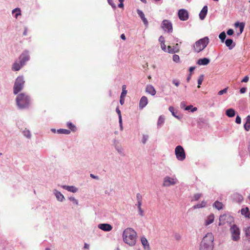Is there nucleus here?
I'll list each match as a JSON object with an SVG mask.
<instances>
[{
    "label": "nucleus",
    "mask_w": 250,
    "mask_h": 250,
    "mask_svg": "<svg viewBox=\"0 0 250 250\" xmlns=\"http://www.w3.org/2000/svg\"><path fill=\"white\" fill-rule=\"evenodd\" d=\"M137 237L136 232L132 228L125 229L123 233L124 242L130 246H133L136 244Z\"/></svg>",
    "instance_id": "f257e3e1"
},
{
    "label": "nucleus",
    "mask_w": 250,
    "mask_h": 250,
    "mask_svg": "<svg viewBox=\"0 0 250 250\" xmlns=\"http://www.w3.org/2000/svg\"><path fill=\"white\" fill-rule=\"evenodd\" d=\"M16 103L18 107L20 109L28 108L31 103L30 97L24 93H21L17 95Z\"/></svg>",
    "instance_id": "f03ea898"
},
{
    "label": "nucleus",
    "mask_w": 250,
    "mask_h": 250,
    "mask_svg": "<svg viewBox=\"0 0 250 250\" xmlns=\"http://www.w3.org/2000/svg\"><path fill=\"white\" fill-rule=\"evenodd\" d=\"M209 43V38L205 37L196 41L193 46L196 52L199 53L203 50Z\"/></svg>",
    "instance_id": "7ed1b4c3"
},
{
    "label": "nucleus",
    "mask_w": 250,
    "mask_h": 250,
    "mask_svg": "<svg viewBox=\"0 0 250 250\" xmlns=\"http://www.w3.org/2000/svg\"><path fill=\"white\" fill-rule=\"evenodd\" d=\"M24 83L25 81L22 76H20L17 77L13 87V92L15 94H18L23 89Z\"/></svg>",
    "instance_id": "20e7f679"
},
{
    "label": "nucleus",
    "mask_w": 250,
    "mask_h": 250,
    "mask_svg": "<svg viewBox=\"0 0 250 250\" xmlns=\"http://www.w3.org/2000/svg\"><path fill=\"white\" fill-rule=\"evenodd\" d=\"M230 232L231 238L233 241H237L240 239V231L236 225H233L230 227Z\"/></svg>",
    "instance_id": "39448f33"
},
{
    "label": "nucleus",
    "mask_w": 250,
    "mask_h": 250,
    "mask_svg": "<svg viewBox=\"0 0 250 250\" xmlns=\"http://www.w3.org/2000/svg\"><path fill=\"white\" fill-rule=\"evenodd\" d=\"M175 153L176 158L181 161H184L186 158V153L183 147L181 146H178L175 149Z\"/></svg>",
    "instance_id": "423d86ee"
},
{
    "label": "nucleus",
    "mask_w": 250,
    "mask_h": 250,
    "mask_svg": "<svg viewBox=\"0 0 250 250\" xmlns=\"http://www.w3.org/2000/svg\"><path fill=\"white\" fill-rule=\"evenodd\" d=\"M178 183V180L176 178L166 176L163 180V186L164 187H170L173 186Z\"/></svg>",
    "instance_id": "0eeeda50"
},
{
    "label": "nucleus",
    "mask_w": 250,
    "mask_h": 250,
    "mask_svg": "<svg viewBox=\"0 0 250 250\" xmlns=\"http://www.w3.org/2000/svg\"><path fill=\"white\" fill-rule=\"evenodd\" d=\"M161 27L163 30L167 33H171L173 31L172 24L168 20H164L162 22Z\"/></svg>",
    "instance_id": "6e6552de"
},
{
    "label": "nucleus",
    "mask_w": 250,
    "mask_h": 250,
    "mask_svg": "<svg viewBox=\"0 0 250 250\" xmlns=\"http://www.w3.org/2000/svg\"><path fill=\"white\" fill-rule=\"evenodd\" d=\"M30 59L29 51L24 50L21 54L19 56L18 60L23 66L25 65L26 62Z\"/></svg>",
    "instance_id": "1a4fd4ad"
},
{
    "label": "nucleus",
    "mask_w": 250,
    "mask_h": 250,
    "mask_svg": "<svg viewBox=\"0 0 250 250\" xmlns=\"http://www.w3.org/2000/svg\"><path fill=\"white\" fill-rule=\"evenodd\" d=\"M214 236L211 232L207 233L203 238L202 242L210 245H214Z\"/></svg>",
    "instance_id": "9d476101"
},
{
    "label": "nucleus",
    "mask_w": 250,
    "mask_h": 250,
    "mask_svg": "<svg viewBox=\"0 0 250 250\" xmlns=\"http://www.w3.org/2000/svg\"><path fill=\"white\" fill-rule=\"evenodd\" d=\"M178 17L181 21H187L188 19V12L184 9H180L178 13Z\"/></svg>",
    "instance_id": "9b49d317"
},
{
    "label": "nucleus",
    "mask_w": 250,
    "mask_h": 250,
    "mask_svg": "<svg viewBox=\"0 0 250 250\" xmlns=\"http://www.w3.org/2000/svg\"><path fill=\"white\" fill-rule=\"evenodd\" d=\"M98 227L104 231H109L111 230L113 228L111 225L106 223L99 224L98 225Z\"/></svg>",
    "instance_id": "f8f14e48"
},
{
    "label": "nucleus",
    "mask_w": 250,
    "mask_h": 250,
    "mask_svg": "<svg viewBox=\"0 0 250 250\" xmlns=\"http://www.w3.org/2000/svg\"><path fill=\"white\" fill-rule=\"evenodd\" d=\"M214 245L207 244L203 242H201L199 250H213Z\"/></svg>",
    "instance_id": "ddd939ff"
},
{
    "label": "nucleus",
    "mask_w": 250,
    "mask_h": 250,
    "mask_svg": "<svg viewBox=\"0 0 250 250\" xmlns=\"http://www.w3.org/2000/svg\"><path fill=\"white\" fill-rule=\"evenodd\" d=\"M53 193L58 201L62 202L64 200V197L61 192L56 189H54L53 191Z\"/></svg>",
    "instance_id": "4468645a"
},
{
    "label": "nucleus",
    "mask_w": 250,
    "mask_h": 250,
    "mask_svg": "<svg viewBox=\"0 0 250 250\" xmlns=\"http://www.w3.org/2000/svg\"><path fill=\"white\" fill-rule=\"evenodd\" d=\"M23 66V65L21 62H20L18 60L16 61L13 64L12 69L14 71H18L20 70Z\"/></svg>",
    "instance_id": "2eb2a0df"
},
{
    "label": "nucleus",
    "mask_w": 250,
    "mask_h": 250,
    "mask_svg": "<svg viewBox=\"0 0 250 250\" xmlns=\"http://www.w3.org/2000/svg\"><path fill=\"white\" fill-rule=\"evenodd\" d=\"M137 12L139 17H140V18L141 19V20H142L145 26H147L148 22L147 19L145 18V14L143 12V11L141 10L137 9Z\"/></svg>",
    "instance_id": "dca6fc26"
},
{
    "label": "nucleus",
    "mask_w": 250,
    "mask_h": 250,
    "mask_svg": "<svg viewBox=\"0 0 250 250\" xmlns=\"http://www.w3.org/2000/svg\"><path fill=\"white\" fill-rule=\"evenodd\" d=\"M147 98L146 96H143L139 102V108L141 109L144 108L147 104Z\"/></svg>",
    "instance_id": "f3484780"
},
{
    "label": "nucleus",
    "mask_w": 250,
    "mask_h": 250,
    "mask_svg": "<svg viewBox=\"0 0 250 250\" xmlns=\"http://www.w3.org/2000/svg\"><path fill=\"white\" fill-rule=\"evenodd\" d=\"M179 51V47L178 43H176L175 46L171 47L169 45L167 46V52L169 53H177Z\"/></svg>",
    "instance_id": "a211bd4d"
},
{
    "label": "nucleus",
    "mask_w": 250,
    "mask_h": 250,
    "mask_svg": "<svg viewBox=\"0 0 250 250\" xmlns=\"http://www.w3.org/2000/svg\"><path fill=\"white\" fill-rule=\"evenodd\" d=\"M214 220V215L213 214H210L208 216L205 220V225L207 226L212 223Z\"/></svg>",
    "instance_id": "6ab92c4d"
},
{
    "label": "nucleus",
    "mask_w": 250,
    "mask_h": 250,
    "mask_svg": "<svg viewBox=\"0 0 250 250\" xmlns=\"http://www.w3.org/2000/svg\"><path fill=\"white\" fill-rule=\"evenodd\" d=\"M207 13H208V6L207 5H205L203 7V8H202V9L201 10V11L199 14L200 19L201 20H203L205 18V17L207 14Z\"/></svg>",
    "instance_id": "aec40b11"
},
{
    "label": "nucleus",
    "mask_w": 250,
    "mask_h": 250,
    "mask_svg": "<svg viewBox=\"0 0 250 250\" xmlns=\"http://www.w3.org/2000/svg\"><path fill=\"white\" fill-rule=\"evenodd\" d=\"M62 187L64 189L67 190L68 191L73 192V193H76L78 191V189L74 187V186H66V185H63L62 186Z\"/></svg>",
    "instance_id": "412c9836"
},
{
    "label": "nucleus",
    "mask_w": 250,
    "mask_h": 250,
    "mask_svg": "<svg viewBox=\"0 0 250 250\" xmlns=\"http://www.w3.org/2000/svg\"><path fill=\"white\" fill-rule=\"evenodd\" d=\"M146 92L150 94L152 96L156 94V91L154 87L152 85H147L146 86Z\"/></svg>",
    "instance_id": "4be33fe9"
},
{
    "label": "nucleus",
    "mask_w": 250,
    "mask_h": 250,
    "mask_svg": "<svg viewBox=\"0 0 250 250\" xmlns=\"http://www.w3.org/2000/svg\"><path fill=\"white\" fill-rule=\"evenodd\" d=\"M169 111L171 113L172 116H173L174 117H175L176 119H178L179 120H181L182 118V117L180 115H177L178 112H175V109L174 107L170 106L168 108Z\"/></svg>",
    "instance_id": "5701e85b"
},
{
    "label": "nucleus",
    "mask_w": 250,
    "mask_h": 250,
    "mask_svg": "<svg viewBox=\"0 0 250 250\" xmlns=\"http://www.w3.org/2000/svg\"><path fill=\"white\" fill-rule=\"evenodd\" d=\"M225 44L229 49H232L235 45V43L233 42V40L231 39H227L225 41Z\"/></svg>",
    "instance_id": "b1692460"
},
{
    "label": "nucleus",
    "mask_w": 250,
    "mask_h": 250,
    "mask_svg": "<svg viewBox=\"0 0 250 250\" xmlns=\"http://www.w3.org/2000/svg\"><path fill=\"white\" fill-rule=\"evenodd\" d=\"M210 60L207 58L200 59L198 60L197 64L200 65H206L209 63Z\"/></svg>",
    "instance_id": "393cba45"
},
{
    "label": "nucleus",
    "mask_w": 250,
    "mask_h": 250,
    "mask_svg": "<svg viewBox=\"0 0 250 250\" xmlns=\"http://www.w3.org/2000/svg\"><path fill=\"white\" fill-rule=\"evenodd\" d=\"M236 112L233 108H229L226 110V115L229 118H232L235 115Z\"/></svg>",
    "instance_id": "a878e982"
},
{
    "label": "nucleus",
    "mask_w": 250,
    "mask_h": 250,
    "mask_svg": "<svg viewBox=\"0 0 250 250\" xmlns=\"http://www.w3.org/2000/svg\"><path fill=\"white\" fill-rule=\"evenodd\" d=\"M141 241L145 250H150L149 245L147 239L145 237H143L141 238Z\"/></svg>",
    "instance_id": "bb28decb"
},
{
    "label": "nucleus",
    "mask_w": 250,
    "mask_h": 250,
    "mask_svg": "<svg viewBox=\"0 0 250 250\" xmlns=\"http://www.w3.org/2000/svg\"><path fill=\"white\" fill-rule=\"evenodd\" d=\"M233 200L238 203H241L243 200L242 196L238 193H235L232 196Z\"/></svg>",
    "instance_id": "cd10ccee"
},
{
    "label": "nucleus",
    "mask_w": 250,
    "mask_h": 250,
    "mask_svg": "<svg viewBox=\"0 0 250 250\" xmlns=\"http://www.w3.org/2000/svg\"><path fill=\"white\" fill-rule=\"evenodd\" d=\"M12 14H15L14 17L17 19L18 16L21 15V11L19 8L14 9L12 11Z\"/></svg>",
    "instance_id": "c85d7f7f"
},
{
    "label": "nucleus",
    "mask_w": 250,
    "mask_h": 250,
    "mask_svg": "<svg viewBox=\"0 0 250 250\" xmlns=\"http://www.w3.org/2000/svg\"><path fill=\"white\" fill-rule=\"evenodd\" d=\"M235 26L236 27H239L240 29V33L241 34L243 30L245 27V24L243 22H237L235 23Z\"/></svg>",
    "instance_id": "c756f323"
},
{
    "label": "nucleus",
    "mask_w": 250,
    "mask_h": 250,
    "mask_svg": "<svg viewBox=\"0 0 250 250\" xmlns=\"http://www.w3.org/2000/svg\"><path fill=\"white\" fill-rule=\"evenodd\" d=\"M206 205H207L206 202L203 201L201 203H198V204L193 206L192 208L193 209L202 208L205 207L206 206Z\"/></svg>",
    "instance_id": "7c9ffc66"
},
{
    "label": "nucleus",
    "mask_w": 250,
    "mask_h": 250,
    "mask_svg": "<svg viewBox=\"0 0 250 250\" xmlns=\"http://www.w3.org/2000/svg\"><path fill=\"white\" fill-rule=\"evenodd\" d=\"M165 117L163 115H161L158 119V122H157V125L158 127H161V126L163 125V124L165 122Z\"/></svg>",
    "instance_id": "2f4dec72"
},
{
    "label": "nucleus",
    "mask_w": 250,
    "mask_h": 250,
    "mask_svg": "<svg viewBox=\"0 0 250 250\" xmlns=\"http://www.w3.org/2000/svg\"><path fill=\"white\" fill-rule=\"evenodd\" d=\"M213 206L218 210H221L223 208V204L218 201L215 202Z\"/></svg>",
    "instance_id": "473e14b6"
},
{
    "label": "nucleus",
    "mask_w": 250,
    "mask_h": 250,
    "mask_svg": "<svg viewBox=\"0 0 250 250\" xmlns=\"http://www.w3.org/2000/svg\"><path fill=\"white\" fill-rule=\"evenodd\" d=\"M241 214L246 217H249L250 212L248 208H243L241 210Z\"/></svg>",
    "instance_id": "72a5a7b5"
},
{
    "label": "nucleus",
    "mask_w": 250,
    "mask_h": 250,
    "mask_svg": "<svg viewBox=\"0 0 250 250\" xmlns=\"http://www.w3.org/2000/svg\"><path fill=\"white\" fill-rule=\"evenodd\" d=\"M58 134H69L70 131L66 129H59L57 130Z\"/></svg>",
    "instance_id": "f704fd0d"
},
{
    "label": "nucleus",
    "mask_w": 250,
    "mask_h": 250,
    "mask_svg": "<svg viewBox=\"0 0 250 250\" xmlns=\"http://www.w3.org/2000/svg\"><path fill=\"white\" fill-rule=\"evenodd\" d=\"M22 133H23V135L28 139H30L31 137V134L30 131L28 129H25L22 131Z\"/></svg>",
    "instance_id": "c9c22d12"
},
{
    "label": "nucleus",
    "mask_w": 250,
    "mask_h": 250,
    "mask_svg": "<svg viewBox=\"0 0 250 250\" xmlns=\"http://www.w3.org/2000/svg\"><path fill=\"white\" fill-rule=\"evenodd\" d=\"M226 33H225V32L224 31L221 32L220 34V35H219V38L221 40L222 42H224V41H225V40L226 39Z\"/></svg>",
    "instance_id": "e433bc0d"
},
{
    "label": "nucleus",
    "mask_w": 250,
    "mask_h": 250,
    "mask_svg": "<svg viewBox=\"0 0 250 250\" xmlns=\"http://www.w3.org/2000/svg\"><path fill=\"white\" fill-rule=\"evenodd\" d=\"M115 148L118 152L121 155H124V149L121 146H116Z\"/></svg>",
    "instance_id": "4c0bfd02"
},
{
    "label": "nucleus",
    "mask_w": 250,
    "mask_h": 250,
    "mask_svg": "<svg viewBox=\"0 0 250 250\" xmlns=\"http://www.w3.org/2000/svg\"><path fill=\"white\" fill-rule=\"evenodd\" d=\"M67 127L70 129L72 131H75L76 130V126L71 123L68 122L67 123Z\"/></svg>",
    "instance_id": "58836bf2"
},
{
    "label": "nucleus",
    "mask_w": 250,
    "mask_h": 250,
    "mask_svg": "<svg viewBox=\"0 0 250 250\" xmlns=\"http://www.w3.org/2000/svg\"><path fill=\"white\" fill-rule=\"evenodd\" d=\"M204 76L203 74L199 76V78L198 79V82H198V88L200 87V85L202 84V82H203V81L204 80Z\"/></svg>",
    "instance_id": "ea45409f"
},
{
    "label": "nucleus",
    "mask_w": 250,
    "mask_h": 250,
    "mask_svg": "<svg viewBox=\"0 0 250 250\" xmlns=\"http://www.w3.org/2000/svg\"><path fill=\"white\" fill-rule=\"evenodd\" d=\"M125 88H126V86L125 85H123L122 92L121 93V97H125L126 95V94L127 93V91L125 90Z\"/></svg>",
    "instance_id": "a19ab883"
},
{
    "label": "nucleus",
    "mask_w": 250,
    "mask_h": 250,
    "mask_svg": "<svg viewBox=\"0 0 250 250\" xmlns=\"http://www.w3.org/2000/svg\"><path fill=\"white\" fill-rule=\"evenodd\" d=\"M68 199L73 202V204L77 205H78V201L77 199H76V198H75L74 197H69L68 198Z\"/></svg>",
    "instance_id": "79ce46f5"
},
{
    "label": "nucleus",
    "mask_w": 250,
    "mask_h": 250,
    "mask_svg": "<svg viewBox=\"0 0 250 250\" xmlns=\"http://www.w3.org/2000/svg\"><path fill=\"white\" fill-rule=\"evenodd\" d=\"M148 139V136L147 135H143L142 142L143 144H145Z\"/></svg>",
    "instance_id": "37998d69"
},
{
    "label": "nucleus",
    "mask_w": 250,
    "mask_h": 250,
    "mask_svg": "<svg viewBox=\"0 0 250 250\" xmlns=\"http://www.w3.org/2000/svg\"><path fill=\"white\" fill-rule=\"evenodd\" d=\"M173 61L175 62H178L180 61V57L178 55H174L172 57Z\"/></svg>",
    "instance_id": "c03bdc74"
},
{
    "label": "nucleus",
    "mask_w": 250,
    "mask_h": 250,
    "mask_svg": "<svg viewBox=\"0 0 250 250\" xmlns=\"http://www.w3.org/2000/svg\"><path fill=\"white\" fill-rule=\"evenodd\" d=\"M227 91H228V87L225 88L223 89V90H221L219 91L218 92V94L219 95H223L224 94L226 93L227 92Z\"/></svg>",
    "instance_id": "a18cd8bd"
},
{
    "label": "nucleus",
    "mask_w": 250,
    "mask_h": 250,
    "mask_svg": "<svg viewBox=\"0 0 250 250\" xmlns=\"http://www.w3.org/2000/svg\"><path fill=\"white\" fill-rule=\"evenodd\" d=\"M107 1L109 4L113 8L115 9L116 8V5L113 2V0H107Z\"/></svg>",
    "instance_id": "49530a36"
},
{
    "label": "nucleus",
    "mask_w": 250,
    "mask_h": 250,
    "mask_svg": "<svg viewBox=\"0 0 250 250\" xmlns=\"http://www.w3.org/2000/svg\"><path fill=\"white\" fill-rule=\"evenodd\" d=\"M244 127L246 131H249L250 129V123L246 122L244 124Z\"/></svg>",
    "instance_id": "de8ad7c7"
},
{
    "label": "nucleus",
    "mask_w": 250,
    "mask_h": 250,
    "mask_svg": "<svg viewBox=\"0 0 250 250\" xmlns=\"http://www.w3.org/2000/svg\"><path fill=\"white\" fill-rule=\"evenodd\" d=\"M246 235L247 237H249L250 239V227H248L245 229Z\"/></svg>",
    "instance_id": "09e8293b"
},
{
    "label": "nucleus",
    "mask_w": 250,
    "mask_h": 250,
    "mask_svg": "<svg viewBox=\"0 0 250 250\" xmlns=\"http://www.w3.org/2000/svg\"><path fill=\"white\" fill-rule=\"evenodd\" d=\"M201 194L200 193H196L194 195L193 198L195 201H197L201 197Z\"/></svg>",
    "instance_id": "8fccbe9b"
},
{
    "label": "nucleus",
    "mask_w": 250,
    "mask_h": 250,
    "mask_svg": "<svg viewBox=\"0 0 250 250\" xmlns=\"http://www.w3.org/2000/svg\"><path fill=\"white\" fill-rule=\"evenodd\" d=\"M136 199L137 202L142 201V196L140 193H138L136 195Z\"/></svg>",
    "instance_id": "3c124183"
},
{
    "label": "nucleus",
    "mask_w": 250,
    "mask_h": 250,
    "mask_svg": "<svg viewBox=\"0 0 250 250\" xmlns=\"http://www.w3.org/2000/svg\"><path fill=\"white\" fill-rule=\"evenodd\" d=\"M116 112L117 113L118 115V116H119V119H122V115H121V112L120 111V110L119 109V107H117L116 108Z\"/></svg>",
    "instance_id": "603ef678"
},
{
    "label": "nucleus",
    "mask_w": 250,
    "mask_h": 250,
    "mask_svg": "<svg viewBox=\"0 0 250 250\" xmlns=\"http://www.w3.org/2000/svg\"><path fill=\"white\" fill-rule=\"evenodd\" d=\"M235 122L238 124H240L241 122V119L239 115H237L235 119Z\"/></svg>",
    "instance_id": "864d4df0"
},
{
    "label": "nucleus",
    "mask_w": 250,
    "mask_h": 250,
    "mask_svg": "<svg viewBox=\"0 0 250 250\" xmlns=\"http://www.w3.org/2000/svg\"><path fill=\"white\" fill-rule=\"evenodd\" d=\"M161 49L164 51L165 52H167V47L166 44L164 43H161Z\"/></svg>",
    "instance_id": "5fc2aeb1"
},
{
    "label": "nucleus",
    "mask_w": 250,
    "mask_h": 250,
    "mask_svg": "<svg viewBox=\"0 0 250 250\" xmlns=\"http://www.w3.org/2000/svg\"><path fill=\"white\" fill-rule=\"evenodd\" d=\"M172 83L176 86H178L180 84L179 81L175 79L172 80Z\"/></svg>",
    "instance_id": "6e6d98bb"
},
{
    "label": "nucleus",
    "mask_w": 250,
    "mask_h": 250,
    "mask_svg": "<svg viewBox=\"0 0 250 250\" xmlns=\"http://www.w3.org/2000/svg\"><path fill=\"white\" fill-rule=\"evenodd\" d=\"M186 103L185 101H183L180 103V107L181 108H184L185 109V107H186Z\"/></svg>",
    "instance_id": "4d7b16f0"
},
{
    "label": "nucleus",
    "mask_w": 250,
    "mask_h": 250,
    "mask_svg": "<svg viewBox=\"0 0 250 250\" xmlns=\"http://www.w3.org/2000/svg\"><path fill=\"white\" fill-rule=\"evenodd\" d=\"M159 41L161 43H165V38L163 36H161L159 38Z\"/></svg>",
    "instance_id": "13d9d810"
},
{
    "label": "nucleus",
    "mask_w": 250,
    "mask_h": 250,
    "mask_svg": "<svg viewBox=\"0 0 250 250\" xmlns=\"http://www.w3.org/2000/svg\"><path fill=\"white\" fill-rule=\"evenodd\" d=\"M120 3L118 4V7L119 8H123L124 7V0H119Z\"/></svg>",
    "instance_id": "bf43d9fd"
},
{
    "label": "nucleus",
    "mask_w": 250,
    "mask_h": 250,
    "mask_svg": "<svg viewBox=\"0 0 250 250\" xmlns=\"http://www.w3.org/2000/svg\"><path fill=\"white\" fill-rule=\"evenodd\" d=\"M249 80V77L248 76H245L243 79L241 81L242 83H247Z\"/></svg>",
    "instance_id": "052dcab7"
},
{
    "label": "nucleus",
    "mask_w": 250,
    "mask_h": 250,
    "mask_svg": "<svg viewBox=\"0 0 250 250\" xmlns=\"http://www.w3.org/2000/svg\"><path fill=\"white\" fill-rule=\"evenodd\" d=\"M174 238L176 240L178 241L181 239V235L178 233H176L174 234Z\"/></svg>",
    "instance_id": "680f3d73"
},
{
    "label": "nucleus",
    "mask_w": 250,
    "mask_h": 250,
    "mask_svg": "<svg viewBox=\"0 0 250 250\" xmlns=\"http://www.w3.org/2000/svg\"><path fill=\"white\" fill-rule=\"evenodd\" d=\"M227 34L229 35V36H231L232 35H233V33H234V31H233V30L232 29H229L228 31H227Z\"/></svg>",
    "instance_id": "e2e57ef3"
},
{
    "label": "nucleus",
    "mask_w": 250,
    "mask_h": 250,
    "mask_svg": "<svg viewBox=\"0 0 250 250\" xmlns=\"http://www.w3.org/2000/svg\"><path fill=\"white\" fill-rule=\"evenodd\" d=\"M119 125H120V129H121V130H123V123H122V119H119Z\"/></svg>",
    "instance_id": "0e129e2a"
},
{
    "label": "nucleus",
    "mask_w": 250,
    "mask_h": 250,
    "mask_svg": "<svg viewBox=\"0 0 250 250\" xmlns=\"http://www.w3.org/2000/svg\"><path fill=\"white\" fill-rule=\"evenodd\" d=\"M247 88L246 87H242L240 89V92L242 94H244L246 92Z\"/></svg>",
    "instance_id": "69168bd1"
},
{
    "label": "nucleus",
    "mask_w": 250,
    "mask_h": 250,
    "mask_svg": "<svg viewBox=\"0 0 250 250\" xmlns=\"http://www.w3.org/2000/svg\"><path fill=\"white\" fill-rule=\"evenodd\" d=\"M90 177H91L93 179H96V180L99 179V177L98 176H96L93 174H90Z\"/></svg>",
    "instance_id": "338daca9"
},
{
    "label": "nucleus",
    "mask_w": 250,
    "mask_h": 250,
    "mask_svg": "<svg viewBox=\"0 0 250 250\" xmlns=\"http://www.w3.org/2000/svg\"><path fill=\"white\" fill-rule=\"evenodd\" d=\"M246 123H250V115H248L246 118Z\"/></svg>",
    "instance_id": "774afa93"
}]
</instances>
